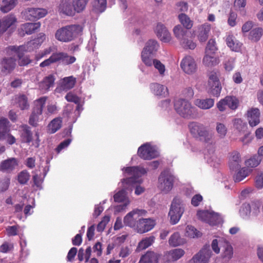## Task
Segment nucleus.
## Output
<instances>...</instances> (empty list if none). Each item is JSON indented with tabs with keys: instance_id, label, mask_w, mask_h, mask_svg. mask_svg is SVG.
Wrapping results in <instances>:
<instances>
[{
	"instance_id": "obj_1",
	"label": "nucleus",
	"mask_w": 263,
	"mask_h": 263,
	"mask_svg": "<svg viewBox=\"0 0 263 263\" xmlns=\"http://www.w3.org/2000/svg\"><path fill=\"white\" fill-rule=\"evenodd\" d=\"M125 172L130 176L122 180L121 182L122 190L116 193L114 196L115 202H124L123 204L116 206V211L118 212L124 210L129 203L125 190L132 191V188L130 187V184L133 182H139L140 180L138 177L147 173V171L144 168L139 166L127 167L125 169Z\"/></svg>"
},
{
	"instance_id": "obj_2",
	"label": "nucleus",
	"mask_w": 263,
	"mask_h": 263,
	"mask_svg": "<svg viewBox=\"0 0 263 263\" xmlns=\"http://www.w3.org/2000/svg\"><path fill=\"white\" fill-rule=\"evenodd\" d=\"M189 128L192 135L196 138H199L200 140L203 141L208 148L210 150V153L212 154L211 156L206 155L207 162L211 165L215 166L216 165L214 161H216L217 158L213 155L214 145L215 141L214 136L212 133H209L206 127L202 124L197 122H192L189 125Z\"/></svg>"
},
{
	"instance_id": "obj_3",
	"label": "nucleus",
	"mask_w": 263,
	"mask_h": 263,
	"mask_svg": "<svg viewBox=\"0 0 263 263\" xmlns=\"http://www.w3.org/2000/svg\"><path fill=\"white\" fill-rule=\"evenodd\" d=\"M83 27L80 25L66 26L58 29L55 34V38L63 42H69L82 31Z\"/></svg>"
},
{
	"instance_id": "obj_4",
	"label": "nucleus",
	"mask_w": 263,
	"mask_h": 263,
	"mask_svg": "<svg viewBox=\"0 0 263 263\" xmlns=\"http://www.w3.org/2000/svg\"><path fill=\"white\" fill-rule=\"evenodd\" d=\"M174 108L177 114L184 118L191 119L196 116V108L185 99L176 100Z\"/></svg>"
},
{
	"instance_id": "obj_5",
	"label": "nucleus",
	"mask_w": 263,
	"mask_h": 263,
	"mask_svg": "<svg viewBox=\"0 0 263 263\" xmlns=\"http://www.w3.org/2000/svg\"><path fill=\"white\" fill-rule=\"evenodd\" d=\"M6 52L10 57L3 58L0 62L1 71L6 74L10 73L15 68L16 47H10L7 49Z\"/></svg>"
},
{
	"instance_id": "obj_6",
	"label": "nucleus",
	"mask_w": 263,
	"mask_h": 263,
	"mask_svg": "<svg viewBox=\"0 0 263 263\" xmlns=\"http://www.w3.org/2000/svg\"><path fill=\"white\" fill-rule=\"evenodd\" d=\"M184 204L182 199L179 197H175L172 202L168 213L172 224H175L179 221L184 212Z\"/></svg>"
},
{
	"instance_id": "obj_7",
	"label": "nucleus",
	"mask_w": 263,
	"mask_h": 263,
	"mask_svg": "<svg viewBox=\"0 0 263 263\" xmlns=\"http://www.w3.org/2000/svg\"><path fill=\"white\" fill-rule=\"evenodd\" d=\"M175 179V176L169 170H164L158 177V188L163 193H168L173 187Z\"/></svg>"
},
{
	"instance_id": "obj_8",
	"label": "nucleus",
	"mask_w": 263,
	"mask_h": 263,
	"mask_svg": "<svg viewBox=\"0 0 263 263\" xmlns=\"http://www.w3.org/2000/svg\"><path fill=\"white\" fill-rule=\"evenodd\" d=\"M47 100V97H42L34 101V107L29 119L30 125L34 127L37 125L40 116L42 114L43 107Z\"/></svg>"
},
{
	"instance_id": "obj_9",
	"label": "nucleus",
	"mask_w": 263,
	"mask_h": 263,
	"mask_svg": "<svg viewBox=\"0 0 263 263\" xmlns=\"http://www.w3.org/2000/svg\"><path fill=\"white\" fill-rule=\"evenodd\" d=\"M147 212L145 210L135 209L129 212L124 217L123 223L125 226L137 229L141 217L145 216Z\"/></svg>"
},
{
	"instance_id": "obj_10",
	"label": "nucleus",
	"mask_w": 263,
	"mask_h": 263,
	"mask_svg": "<svg viewBox=\"0 0 263 263\" xmlns=\"http://www.w3.org/2000/svg\"><path fill=\"white\" fill-rule=\"evenodd\" d=\"M209 92L214 96H219L221 86L219 80V73L212 71L209 75L208 80Z\"/></svg>"
},
{
	"instance_id": "obj_11",
	"label": "nucleus",
	"mask_w": 263,
	"mask_h": 263,
	"mask_svg": "<svg viewBox=\"0 0 263 263\" xmlns=\"http://www.w3.org/2000/svg\"><path fill=\"white\" fill-rule=\"evenodd\" d=\"M139 157L144 160H151L159 156V152L155 147L146 143L141 145L138 150Z\"/></svg>"
},
{
	"instance_id": "obj_12",
	"label": "nucleus",
	"mask_w": 263,
	"mask_h": 263,
	"mask_svg": "<svg viewBox=\"0 0 263 263\" xmlns=\"http://www.w3.org/2000/svg\"><path fill=\"white\" fill-rule=\"evenodd\" d=\"M22 14L28 20L33 21L44 17L47 14V10L41 8H28Z\"/></svg>"
},
{
	"instance_id": "obj_13",
	"label": "nucleus",
	"mask_w": 263,
	"mask_h": 263,
	"mask_svg": "<svg viewBox=\"0 0 263 263\" xmlns=\"http://www.w3.org/2000/svg\"><path fill=\"white\" fill-rule=\"evenodd\" d=\"M212 252L209 246L204 247L195 255L190 263H208L211 256Z\"/></svg>"
},
{
	"instance_id": "obj_14",
	"label": "nucleus",
	"mask_w": 263,
	"mask_h": 263,
	"mask_svg": "<svg viewBox=\"0 0 263 263\" xmlns=\"http://www.w3.org/2000/svg\"><path fill=\"white\" fill-rule=\"evenodd\" d=\"M40 22L26 23L22 24L18 30V34L21 36L26 34L31 35L37 31L41 27Z\"/></svg>"
},
{
	"instance_id": "obj_15",
	"label": "nucleus",
	"mask_w": 263,
	"mask_h": 263,
	"mask_svg": "<svg viewBox=\"0 0 263 263\" xmlns=\"http://www.w3.org/2000/svg\"><path fill=\"white\" fill-rule=\"evenodd\" d=\"M73 0H60L58 6V11L67 16H73L75 14Z\"/></svg>"
},
{
	"instance_id": "obj_16",
	"label": "nucleus",
	"mask_w": 263,
	"mask_h": 263,
	"mask_svg": "<svg viewBox=\"0 0 263 263\" xmlns=\"http://www.w3.org/2000/svg\"><path fill=\"white\" fill-rule=\"evenodd\" d=\"M180 66L182 70L187 74L193 73L197 69L196 62L191 56L184 57L181 62Z\"/></svg>"
},
{
	"instance_id": "obj_17",
	"label": "nucleus",
	"mask_w": 263,
	"mask_h": 263,
	"mask_svg": "<svg viewBox=\"0 0 263 263\" xmlns=\"http://www.w3.org/2000/svg\"><path fill=\"white\" fill-rule=\"evenodd\" d=\"M56 63L62 64L64 65H68L74 63L76 61V58L74 56L69 55L64 52L54 53Z\"/></svg>"
},
{
	"instance_id": "obj_18",
	"label": "nucleus",
	"mask_w": 263,
	"mask_h": 263,
	"mask_svg": "<svg viewBox=\"0 0 263 263\" xmlns=\"http://www.w3.org/2000/svg\"><path fill=\"white\" fill-rule=\"evenodd\" d=\"M155 225V222L153 219L141 217L137 230L139 233H144L151 230Z\"/></svg>"
},
{
	"instance_id": "obj_19",
	"label": "nucleus",
	"mask_w": 263,
	"mask_h": 263,
	"mask_svg": "<svg viewBox=\"0 0 263 263\" xmlns=\"http://www.w3.org/2000/svg\"><path fill=\"white\" fill-rule=\"evenodd\" d=\"M155 33L158 38L163 42H168L171 40V35L165 26L159 23L155 28Z\"/></svg>"
},
{
	"instance_id": "obj_20",
	"label": "nucleus",
	"mask_w": 263,
	"mask_h": 263,
	"mask_svg": "<svg viewBox=\"0 0 263 263\" xmlns=\"http://www.w3.org/2000/svg\"><path fill=\"white\" fill-rule=\"evenodd\" d=\"M241 159L240 154L236 151L230 154L229 161V168L232 171H236L240 168Z\"/></svg>"
},
{
	"instance_id": "obj_21",
	"label": "nucleus",
	"mask_w": 263,
	"mask_h": 263,
	"mask_svg": "<svg viewBox=\"0 0 263 263\" xmlns=\"http://www.w3.org/2000/svg\"><path fill=\"white\" fill-rule=\"evenodd\" d=\"M260 111L258 108H251L247 112V118L250 125L255 126L260 122Z\"/></svg>"
},
{
	"instance_id": "obj_22",
	"label": "nucleus",
	"mask_w": 263,
	"mask_h": 263,
	"mask_svg": "<svg viewBox=\"0 0 263 263\" xmlns=\"http://www.w3.org/2000/svg\"><path fill=\"white\" fill-rule=\"evenodd\" d=\"M76 82V78L72 76L65 77L60 81V89L64 91H68L74 87Z\"/></svg>"
},
{
	"instance_id": "obj_23",
	"label": "nucleus",
	"mask_w": 263,
	"mask_h": 263,
	"mask_svg": "<svg viewBox=\"0 0 263 263\" xmlns=\"http://www.w3.org/2000/svg\"><path fill=\"white\" fill-rule=\"evenodd\" d=\"M16 165L15 158H9L2 161L0 163V171L4 173H10L12 171Z\"/></svg>"
},
{
	"instance_id": "obj_24",
	"label": "nucleus",
	"mask_w": 263,
	"mask_h": 263,
	"mask_svg": "<svg viewBox=\"0 0 263 263\" xmlns=\"http://www.w3.org/2000/svg\"><path fill=\"white\" fill-rule=\"evenodd\" d=\"M55 79L54 76L52 74L45 77L39 84L40 89L44 92L48 91L50 87L53 86Z\"/></svg>"
},
{
	"instance_id": "obj_25",
	"label": "nucleus",
	"mask_w": 263,
	"mask_h": 263,
	"mask_svg": "<svg viewBox=\"0 0 263 263\" xmlns=\"http://www.w3.org/2000/svg\"><path fill=\"white\" fill-rule=\"evenodd\" d=\"M226 42L228 46L234 51H239L241 47V43L236 40L233 35L229 34L226 36Z\"/></svg>"
},
{
	"instance_id": "obj_26",
	"label": "nucleus",
	"mask_w": 263,
	"mask_h": 263,
	"mask_svg": "<svg viewBox=\"0 0 263 263\" xmlns=\"http://www.w3.org/2000/svg\"><path fill=\"white\" fill-rule=\"evenodd\" d=\"M159 255L153 251H148L140 260V263H158Z\"/></svg>"
},
{
	"instance_id": "obj_27",
	"label": "nucleus",
	"mask_w": 263,
	"mask_h": 263,
	"mask_svg": "<svg viewBox=\"0 0 263 263\" xmlns=\"http://www.w3.org/2000/svg\"><path fill=\"white\" fill-rule=\"evenodd\" d=\"M151 89L156 96L165 97L168 95L167 87L158 83L152 84L151 85Z\"/></svg>"
},
{
	"instance_id": "obj_28",
	"label": "nucleus",
	"mask_w": 263,
	"mask_h": 263,
	"mask_svg": "<svg viewBox=\"0 0 263 263\" xmlns=\"http://www.w3.org/2000/svg\"><path fill=\"white\" fill-rule=\"evenodd\" d=\"M215 101L213 99H197L195 104L202 109H208L214 106Z\"/></svg>"
},
{
	"instance_id": "obj_29",
	"label": "nucleus",
	"mask_w": 263,
	"mask_h": 263,
	"mask_svg": "<svg viewBox=\"0 0 263 263\" xmlns=\"http://www.w3.org/2000/svg\"><path fill=\"white\" fill-rule=\"evenodd\" d=\"M159 44L155 40H149L145 44V46L142 51L146 53L154 54L158 50Z\"/></svg>"
},
{
	"instance_id": "obj_30",
	"label": "nucleus",
	"mask_w": 263,
	"mask_h": 263,
	"mask_svg": "<svg viewBox=\"0 0 263 263\" xmlns=\"http://www.w3.org/2000/svg\"><path fill=\"white\" fill-rule=\"evenodd\" d=\"M211 30V25L204 24L199 28L198 37L201 42H205L208 38L209 32Z\"/></svg>"
},
{
	"instance_id": "obj_31",
	"label": "nucleus",
	"mask_w": 263,
	"mask_h": 263,
	"mask_svg": "<svg viewBox=\"0 0 263 263\" xmlns=\"http://www.w3.org/2000/svg\"><path fill=\"white\" fill-rule=\"evenodd\" d=\"M16 18L14 14H10L4 17L1 24V30L3 32L6 31L16 22Z\"/></svg>"
},
{
	"instance_id": "obj_32",
	"label": "nucleus",
	"mask_w": 263,
	"mask_h": 263,
	"mask_svg": "<svg viewBox=\"0 0 263 263\" xmlns=\"http://www.w3.org/2000/svg\"><path fill=\"white\" fill-rule=\"evenodd\" d=\"M30 108L28 97L24 94L17 97V108L22 111L27 110Z\"/></svg>"
},
{
	"instance_id": "obj_33",
	"label": "nucleus",
	"mask_w": 263,
	"mask_h": 263,
	"mask_svg": "<svg viewBox=\"0 0 263 263\" xmlns=\"http://www.w3.org/2000/svg\"><path fill=\"white\" fill-rule=\"evenodd\" d=\"M21 128L22 129L21 137L22 142L30 143L32 139V134L30 127L27 125H23Z\"/></svg>"
},
{
	"instance_id": "obj_34",
	"label": "nucleus",
	"mask_w": 263,
	"mask_h": 263,
	"mask_svg": "<svg viewBox=\"0 0 263 263\" xmlns=\"http://www.w3.org/2000/svg\"><path fill=\"white\" fill-rule=\"evenodd\" d=\"M9 132V122L7 119L2 118L0 119V139H4Z\"/></svg>"
},
{
	"instance_id": "obj_35",
	"label": "nucleus",
	"mask_w": 263,
	"mask_h": 263,
	"mask_svg": "<svg viewBox=\"0 0 263 263\" xmlns=\"http://www.w3.org/2000/svg\"><path fill=\"white\" fill-rule=\"evenodd\" d=\"M62 119L57 117L53 119L48 125V130L50 134L55 133L62 127Z\"/></svg>"
},
{
	"instance_id": "obj_36",
	"label": "nucleus",
	"mask_w": 263,
	"mask_h": 263,
	"mask_svg": "<svg viewBox=\"0 0 263 263\" xmlns=\"http://www.w3.org/2000/svg\"><path fill=\"white\" fill-rule=\"evenodd\" d=\"M184 253V251L181 249H175L168 252L166 256L169 261H176L180 258Z\"/></svg>"
},
{
	"instance_id": "obj_37",
	"label": "nucleus",
	"mask_w": 263,
	"mask_h": 263,
	"mask_svg": "<svg viewBox=\"0 0 263 263\" xmlns=\"http://www.w3.org/2000/svg\"><path fill=\"white\" fill-rule=\"evenodd\" d=\"M173 32L175 36L179 42L187 36V29L184 28L181 25H178L176 26L173 29Z\"/></svg>"
},
{
	"instance_id": "obj_38",
	"label": "nucleus",
	"mask_w": 263,
	"mask_h": 263,
	"mask_svg": "<svg viewBox=\"0 0 263 263\" xmlns=\"http://www.w3.org/2000/svg\"><path fill=\"white\" fill-rule=\"evenodd\" d=\"M16 5V0H3L1 4V10L4 13H7L12 10Z\"/></svg>"
},
{
	"instance_id": "obj_39",
	"label": "nucleus",
	"mask_w": 263,
	"mask_h": 263,
	"mask_svg": "<svg viewBox=\"0 0 263 263\" xmlns=\"http://www.w3.org/2000/svg\"><path fill=\"white\" fill-rule=\"evenodd\" d=\"M262 34L263 29L261 28H255L250 32L249 39L251 41L257 42L260 40Z\"/></svg>"
},
{
	"instance_id": "obj_40",
	"label": "nucleus",
	"mask_w": 263,
	"mask_h": 263,
	"mask_svg": "<svg viewBox=\"0 0 263 263\" xmlns=\"http://www.w3.org/2000/svg\"><path fill=\"white\" fill-rule=\"evenodd\" d=\"M250 173V171L247 167H244L239 170L234 176V180L235 182H238L242 181L244 178L248 176Z\"/></svg>"
},
{
	"instance_id": "obj_41",
	"label": "nucleus",
	"mask_w": 263,
	"mask_h": 263,
	"mask_svg": "<svg viewBox=\"0 0 263 263\" xmlns=\"http://www.w3.org/2000/svg\"><path fill=\"white\" fill-rule=\"evenodd\" d=\"M210 54L206 53L203 59V64L207 66H214L219 63L218 59L214 56L210 55Z\"/></svg>"
},
{
	"instance_id": "obj_42",
	"label": "nucleus",
	"mask_w": 263,
	"mask_h": 263,
	"mask_svg": "<svg viewBox=\"0 0 263 263\" xmlns=\"http://www.w3.org/2000/svg\"><path fill=\"white\" fill-rule=\"evenodd\" d=\"M168 243L172 246L176 247L182 244L183 240L181 238L179 233L175 232L170 237Z\"/></svg>"
},
{
	"instance_id": "obj_43",
	"label": "nucleus",
	"mask_w": 263,
	"mask_h": 263,
	"mask_svg": "<svg viewBox=\"0 0 263 263\" xmlns=\"http://www.w3.org/2000/svg\"><path fill=\"white\" fill-rule=\"evenodd\" d=\"M88 0H73L74 12L80 13L84 10Z\"/></svg>"
},
{
	"instance_id": "obj_44",
	"label": "nucleus",
	"mask_w": 263,
	"mask_h": 263,
	"mask_svg": "<svg viewBox=\"0 0 263 263\" xmlns=\"http://www.w3.org/2000/svg\"><path fill=\"white\" fill-rule=\"evenodd\" d=\"M155 237L151 236L142 239L139 243L137 249L140 251L146 249L154 242Z\"/></svg>"
},
{
	"instance_id": "obj_45",
	"label": "nucleus",
	"mask_w": 263,
	"mask_h": 263,
	"mask_svg": "<svg viewBox=\"0 0 263 263\" xmlns=\"http://www.w3.org/2000/svg\"><path fill=\"white\" fill-rule=\"evenodd\" d=\"M38 48L35 42L33 40L30 41L23 46L17 47V53L20 51L24 50L26 51H31L35 49Z\"/></svg>"
},
{
	"instance_id": "obj_46",
	"label": "nucleus",
	"mask_w": 263,
	"mask_h": 263,
	"mask_svg": "<svg viewBox=\"0 0 263 263\" xmlns=\"http://www.w3.org/2000/svg\"><path fill=\"white\" fill-rule=\"evenodd\" d=\"M227 105L231 109H236L238 106L239 101L234 96H227L225 97Z\"/></svg>"
},
{
	"instance_id": "obj_47",
	"label": "nucleus",
	"mask_w": 263,
	"mask_h": 263,
	"mask_svg": "<svg viewBox=\"0 0 263 263\" xmlns=\"http://www.w3.org/2000/svg\"><path fill=\"white\" fill-rule=\"evenodd\" d=\"M216 130L218 137L221 139H223L226 137L228 132L226 126L224 124L220 122L216 123Z\"/></svg>"
},
{
	"instance_id": "obj_48",
	"label": "nucleus",
	"mask_w": 263,
	"mask_h": 263,
	"mask_svg": "<svg viewBox=\"0 0 263 263\" xmlns=\"http://www.w3.org/2000/svg\"><path fill=\"white\" fill-rule=\"evenodd\" d=\"M223 248V257L228 259L231 258L233 254V248L231 245L228 241H224Z\"/></svg>"
},
{
	"instance_id": "obj_49",
	"label": "nucleus",
	"mask_w": 263,
	"mask_h": 263,
	"mask_svg": "<svg viewBox=\"0 0 263 263\" xmlns=\"http://www.w3.org/2000/svg\"><path fill=\"white\" fill-rule=\"evenodd\" d=\"M178 17L180 23L183 25L185 29H189L192 28L193 26L192 22L186 14L181 13L179 15Z\"/></svg>"
},
{
	"instance_id": "obj_50",
	"label": "nucleus",
	"mask_w": 263,
	"mask_h": 263,
	"mask_svg": "<svg viewBox=\"0 0 263 263\" xmlns=\"http://www.w3.org/2000/svg\"><path fill=\"white\" fill-rule=\"evenodd\" d=\"M180 44L181 46L186 49H194L196 47V44L192 40L189 39L187 36L181 40Z\"/></svg>"
},
{
	"instance_id": "obj_51",
	"label": "nucleus",
	"mask_w": 263,
	"mask_h": 263,
	"mask_svg": "<svg viewBox=\"0 0 263 263\" xmlns=\"http://www.w3.org/2000/svg\"><path fill=\"white\" fill-rule=\"evenodd\" d=\"M30 177L29 173L26 170H24L17 175V181L21 184H25L29 181Z\"/></svg>"
},
{
	"instance_id": "obj_52",
	"label": "nucleus",
	"mask_w": 263,
	"mask_h": 263,
	"mask_svg": "<svg viewBox=\"0 0 263 263\" xmlns=\"http://www.w3.org/2000/svg\"><path fill=\"white\" fill-rule=\"evenodd\" d=\"M106 0H95L93 3V7L98 12H103L106 8Z\"/></svg>"
},
{
	"instance_id": "obj_53",
	"label": "nucleus",
	"mask_w": 263,
	"mask_h": 263,
	"mask_svg": "<svg viewBox=\"0 0 263 263\" xmlns=\"http://www.w3.org/2000/svg\"><path fill=\"white\" fill-rule=\"evenodd\" d=\"M261 159L257 155H254L246 161L247 166L251 167H255L260 163Z\"/></svg>"
},
{
	"instance_id": "obj_54",
	"label": "nucleus",
	"mask_w": 263,
	"mask_h": 263,
	"mask_svg": "<svg viewBox=\"0 0 263 263\" xmlns=\"http://www.w3.org/2000/svg\"><path fill=\"white\" fill-rule=\"evenodd\" d=\"M235 58L232 57H227L223 62L226 70L230 71L234 67Z\"/></svg>"
},
{
	"instance_id": "obj_55",
	"label": "nucleus",
	"mask_w": 263,
	"mask_h": 263,
	"mask_svg": "<svg viewBox=\"0 0 263 263\" xmlns=\"http://www.w3.org/2000/svg\"><path fill=\"white\" fill-rule=\"evenodd\" d=\"M221 221V217L218 213L211 212L208 223H209L210 225H216L220 223Z\"/></svg>"
},
{
	"instance_id": "obj_56",
	"label": "nucleus",
	"mask_w": 263,
	"mask_h": 263,
	"mask_svg": "<svg viewBox=\"0 0 263 263\" xmlns=\"http://www.w3.org/2000/svg\"><path fill=\"white\" fill-rule=\"evenodd\" d=\"M31 62V60L28 55L17 54V63L20 66H26Z\"/></svg>"
},
{
	"instance_id": "obj_57",
	"label": "nucleus",
	"mask_w": 263,
	"mask_h": 263,
	"mask_svg": "<svg viewBox=\"0 0 263 263\" xmlns=\"http://www.w3.org/2000/svg\"><path fill=\"white\" fill-rule=\"evenodd\" d=\"M246 5V0H235L234 2V7L236 10L240 11L242 15H246V11L244 8Z\"/></svg>"
},
{
	"instance_id": "obj_58",
	"label": "nucleus",
	"mask_w": 263,
	"mask_h": 263,
	"mask_svg": "<svg viewBox=\"0 0 263 263\" xmlns=\"http://www.w3.org/2000/svg\"><path fill=\"white\" fill-rule=\"evenodd\" d=\"M153 54L146 53L144 52L141 53L142 61L147 66H151L153 65V61L155 59H153Z\"/></svg>"
},
{
	"instance_id": "obj_59",
	"label": "nucleus",
	"mask_w": 263,
	"mask_h": 263,
	"mask_svg": "<svg viewBox=\"0 0 263 263\" xmlns=\"http://www.w3.org/2000/svg\"><path fill=\"white\" fill-rule=\"evenodd\" d=\"M186 234L190 237L194 238L200 236L201 233L197 231L194 227L192 226H187L186 228Z\"/></svg>"
},
{
	"instance_id": "obj_60",
	"label": "nucleus",
	"mask_w": 263,
	"mask_h": 263,
	"mask_svg": "<svg viewBox=\"0 0 263 263\" xmlns=\"http://www.w3.org/2000/svg\"><path fill=\"white\" fill-rule=\"evenodd\" d=\"M217 50L216 46V42L213 39H210L205 48V53L207 54H213Z\"/></svg>"
},
{
	"instance_id": "obj_61",
	"label": "nucleus",
	"mask_w": 263,
	"mask_h": 263,
	"mask_svg": "<svg viewBox=\"0 0 263 263\" xmlns=\"http://www.w3.org/2000/svg\"><path fill=\"white\" fill-rule=\"evenodd\" d=\"M153 65L155 68L158 70L161 76H164L165 72V67L159 60L155 59L153 61Z\"/></svg>"
},
{
	"instance_id": "obj_62",
	"label": "nucleus",
	"mask_w": 263,
	"mask_h": 263,
	"mask_svg": "<svg viewBox=\"0 0 263 263\" xmlns=\"http://www.w3.org/2000/svg\"><path fill=\"white\" fill-rule=\"evenodd\" d=\"M210 213L211 212L208 211H200L197 212V215L199 219L208 223L209 217H210Z\"/></svg>"
},
{
	"instance_id": "obj_63",
	"label": "nucleus",
	"mask_w": 263,
	"mask_h": 263,
	"mask_svg": "<svg viewBox=\"0 0 263 263\" xmlns=\"http://www.w3.org/2000/svg\"><path fill=\"white\" fill-rule=\"evenodd\" d=\"M58 110L59 109L56 104H49L46 107V111H45V114H46L47 116L56 114Z\"/></svg>"
},
{
	"instance_id": "obj_64",
	"label": "nucleus",
	"mask_w": 263,
	"mask_h": 263,
	"mask_svg": "<svg viewBox=\"0 0 263 263\" xmlns=\"http://www.w3.org/2000/svg\"><path fill=\"white\" fill-rule=\"evenodd\" d=\"M110 217L108 216H105L97 226V230L98 232H102L104 230L106 224L109 222Z\"/></svg>"
}]
</instances>
